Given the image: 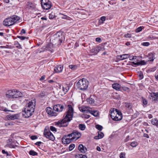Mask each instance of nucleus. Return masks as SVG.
Instances as JSON below:
<instances>
[{
    "label": "nucleus",
    "mask_w": 158,
    "mask_h": 158,
    "mask_svg": "<svg viewBox=\"0 0 158 158\" xmlns=\"http://www.w3.org/2000/svg\"><path fill=\"white\" fill-rule=\"evenodd\" d=\"M0 110H3L5 112L10 111V110H8L6 108H4V107L1 106H0Z\"/></svg>",
    "instance_id": "obj_43"
},
{
    "label": "nucleus",
    "mask_w": 158,
    "mask_h": 158,
    "mask_svg": "<svg viewBox=\"0 0 158 158\" xmlns=\"http://www.w3.org/2000/svg\"><path fill=\"white\" fill-rule=\"evenodd\" d=\"M118 58L121 60H123L129 58V55L128 54H125L118 56Z\"/></svg>",
    "instance_id": "obj_21"
},
{
    "label": "nucleus",
    "mask_w": 158,
    "mask_h": 158,
    "mask_svg": "<svg viewBox=\"0 0 158 158\" xmlns=\"http://www.w3.org/2000/svg\"><path fill=\"white\" fill-rule=\"evenodd\" d=\"M89 113L92 114L95 117H97L98 115V112L97 111L90 110Z\"/></svg>",
    "instance_id": "obj_27"
},
{
    "label": "nucleus",
    "mask_w": 158,
    "mask_h": 158,
    "mask_svg": "<svg viewBox=\"0 0 158 158\" xmlns=\"http://www.w3.org/2000/svg\"><path fill=\"white\" fill-rule=\"evenodd\" d=\"M63 37V36L60 32H57L54 36L52 41L55 44L60 45L62 41Z\"/></svg>",
    "instance_id": "obj_7"
},
{
    "label": "nucleus",
    "mask_w": 158,
    "mask_h": 158,
    "mask_svg": "<svg viewBox=\"0 0 158 158\" xmlns=\"http://www.w3.org/2000/svg\"><path fill=\"white\" fill-rule=\"evenodd\" d=\"M96 128L98 130L101 131L103 128L102 127L99 125H97L95 126Z\"/></svg>",
    "instance_id": "obj_34"
},
{
    "label": "nucleus",
    "mask_w": 158,
    "mask_h": 158,
    "mask_svg": "<svg viewBox=\"0 0 158 158\" xmlns=\"http://www.w3.org/2000/svg\"><path fill=\"white\" fill-rule=\"evenodd\" d=\"M79 108L80 110L83 113H89L90 111V110L88 109V107L85 106H82L79 107Z\"/></svg>",
    "instance_id": "obj_15"
},
{
    "label": "nucleus",
    "mask_w": 158,
    "mask_h": 158,
    "mask_svg": "<svg viewBox=\"0 0 158 158\" xmlns=\"http://www.w3.org/2000/svg\"><path fill=\"white\" fill-rule=\"evenodd\" d=\"M45 78V76L43 75L40 78V80L41 81H42L43 80H44Z\"/></svg>",
    "instance_id": "obj_57"
},
{
    "label": "nucleus",
    "mask_w": 158,
    "mask_h": 158,
    "mask_svg": "<svg viewBox=\"0 0 158 158\" xmlns=\"http://www.w3.org/2000/svg\"><path fill=\"white\" fill-rule=\"evenodd\" d=\"M90 117V116L89 115L85 114V118H89Z\"/></svg>",
    "instance_id": "obj_61"
},
{
    "label": "nucleus",
    "mask_w": 158,
    "mask_h": 158,
    "mask_svg": "<svg viewBox=\"0 0 158 158\" xmlns=\"http://www.w3.org/2000/svg\"><path fill=\"white\" fill-rule=\"evenodd\" d=\"M112 87L117 90H120V88H121V85L117 83L113 84L112 85Z\"/></svg>",
    "instance_id": "obj_20"
},
{
    "label": "nucleus",
    "mask_w": 158,
    "mask_h": 158,
    "mask_svg": "<svg viewBox=\"0 0 158 158\" xmlns=\"http://www.w3.org/2000/svg\"><path fill=\"white\" fill-rule=\"evenodd\" d=\"M143 136L144 137H146V138H149V136L147 134H146V133H144L143 134Z\"/></svg>",
    "instance_id": "obj_56"
},
{
    "label": "nucleus",
    "mask_w": 158,
    "mask_h": 158,
    "mask_svg": "<svg viewBox=\"0 0 158 158\" xmlns=\"http://www.w3.org/2000/svg\"><path fill=\"white\" fill-rule=\"evenodd\" d=\"M17 143L16 141L13 140L11 139H9L7 141V144L6 147H8L11 148H14L17 146L16 143Z\"/></svg>",
    "instance_id": "obj_10"
},
{
    "label": "nucleus",
    "mask_w": 158,
    "mask_h": 158,
    "mask_svg": "<svg viewBox=\"0 0 158 158\" xmlns=\"http://www.w3.org/2000/svg\"><path fill=\"white\" fill-rule=\"evenodd\" d=\"M50 129L52 131H56V128L54 127L51 126L50 128Z\"/></svg>",
    "instance_id": "obj_45"
},
{
    "label": "nucleus",
    "mask_w": 158,
    "mask_h": 158,
    "mask_svg": "<svg viewBox=\"0 0 158 158\" xmlns=\"http://www.w3.org/2000/svg\"><path fill=\"white\" fill-rule=\"evenodd\" d=\"M139 65H145L146 64V62L144 60H141L139 62Z\"/></svg>",
    "instance_id": "obj_46"
},
{
    "label": "nucleus",
    "mask_w": 158,
    "mask_h": 158,
    "mask_svg": "<svg viewBox=\"0 0 158 158\" xmlns=\"http://www.w3.org/2000/svg\"><path fill=\"white\" fill-rule=\"evenodd\" d=\"M69 67L73 70H75L77 69L78 66L76 65H70Z\"/></svg>",
    "instance_id": "obj_28"
},
{
    "label": "nucleus",
    "mask_w": 158,
    "mask_h": 158,
    "mask_svg": "<svg viewBox=\"0 0 158 158\" xmlns=\"http://www.w3.org/2000/svg\"><path fill=\"white\" fill-rule=\"evenodd\" d=\"M21 33L22 34H25L26 33V31L24 29H23L21 30Z\"/></svg>",
    "instance_id": "obj_60"
},
{
    "label": "nucleus",
    "mask_w": 158,
    "mask_h": 158,
    "mask_svg": "<svg viewBox=\"0 0 158 158\" xmlns=\"http://www.w3.org/2000/svg\"><path fill=\"white\" fill-rule=\"evenodd\" d=\"M155 77L156 79L158 81V75H155Z\"/></svg>",
    "instance_id": "obj_64"
},
{
    "label": "nucleus",
    "mask_w": 158,
    "mask_h": 158,
    "mask_svg": "<svg viewBox=\"0 0 158 158\" xmlns=\"http://www.w3.org/2000/svg\"><path fill=\"white\" fill-rule=\"evenodd\" d=\"M114 109L110 110V116L111 118L114 121H119L122 118V116H118L117 114L115 115H113V114H114Z\"/></svg>",
    "instance_id": "obj_11"
},
{
    "label": "nucleus",
    "mask_w": 158,
    "mask_h": 158,
    "mask_svg": "<svg viewBox=\"0 0 158 158\" xmlns=\"http://www.w3.org/2000/svg\"><path fill=\"white\" fill-rule=\"evenodd\" d=\"M63 66L62 65H59L55 67L54 71L55 72L59 73L62 71Z\"/></svg>",
    "instance_id": "obj_16"
},
{
    "label": "nucleus",
    "mask_w": 158,
    "mask_h": 158,
    "mask_svg": "<svg viewBox=\"0 0 158 158\" xmlns=\"http://www.w3.org/2000/svg\"><path fill=\"white\" fill-rule=\"evenodd\" d=\"M123 89L125 91H129L130 89L129 88L125 87V86H123L122 87Z\"/></svg>",
    "instance_id": "obj_41"
},
{
    "label": "nucleus",
    "mask_w": 158,
    "mask_h": 158,
    "mask_svg": "<svg viewBox=\"0 0 158 158\" xmlns=\"http://www.w3.org/2000/svg\"><path fill=\"white\" fill-rule=\"evenodd\" d=\"M151 123L154 125L158 127V121L156 118H153L151 120Z\"/></svg>",
    "instance_id": "obj_26"
},
{
    "label": "nucleus",
    "mask_w": 158,
    "mask_h": 158,
    "mask_svg": "<svg viewBox=\"0 0 158 158\" xmlns=\"http://www.w3.org/2000/svg\"><path fill=\"white\" fill-rule=\"evenodd\" d=\"M132 64H134V65H139V62H132Z\"/></svg>",
    "instance_id": "obj_59"
},
{
    "label": "nucleus",
    "mask_w": 158,
    "mask_h": 158,
    "mask_svg": "<svg viewBox=\"0 0 158 158\" xmlns=\"http://www.w3.org/2000/svg\"><path fill=\"white\" fill-rule=\"evenodd\" d=\"M81 134L78 131H74L71 134L64 135L62 139V142L64 144H67L71 143L73 140H76L81 136Z\"/></svg>",
    "instance_id": "obj_3"
},
{
    "label": "nucleus",
    "mask_w": 158,
    "mask_h": 158,
    "mask_svg": "<svg viewBox=\"0 0 158 158\" xmlns=\"http://www.w3.org/2000/svg\"><path fill=\"white\" fill-rule=\"evenodd\" d=\"M79 150L83 153H85L87 151V148L82 144H80L78 147Z\"/></svg>",
    "instance_id": "obj_17"
},
{
    "label": "nucleus",
    "mask_w": 158,
    "mask_h": 158,
    "mask_svg": "<svg viewBox=\"0 0 158 158\" xmlns=\"http://www.w3.org/2000/svg\"><path fill=\"white\" fill-rule=\"evenodd\" d=\"M97 150L98 151H101V148H100L99 146H97V147L96 148Z\"/></svg>",
    "instance_id": "obj_62"
},
{
    "label": "nucleus",
    "mask_w": 158,
    "mask_h": 158,
    "mask_svg": "<svg viewBox=\"0 0 158 158\" xmlns=\"http://www.w3.org/2000/svg\"><path fill=\"white\" fill-rule=\"evenodd\" d=\"M17 37L18 38L20 39H21L22 40H24V39H28V37H25L24 36H19V35H18L17 36Z\"/></svg>",
    "instance_id": "obj_39"
},
{
    "label": "nucleus",
    "mask_w": 158,
    "mask_h": 158,
    "mask_svg": "<svg viewBox=\"0 0 158 158\" xmlns=\"http://www.w3.org/2000/svg\"><path fill=\"white\" fill-rule=\"evenodd\" d=\"M68 107V110L66 113L64 118L62 120L59 121L56 124L60 127H67L69 124V122L72 119L73 109L70 105H69Z\"/></svg>",
    "instance_id": "obj_1"
},
{
    "label": "nucleus",
    "mask_w": 158,
    "mask_h": 158,
    "mask_svg": "<svg viewBox=\"0 0 158 158\" xmlns=\"http://www.w3.org/2000/svg\"><path fill=\"white\" fill-rule=\"evenodd\" d=\"M95 97L94 96H90L89 98L87 100V102L89 104H92L94 102Z\"/></svg>",
    "instance_id": "obj_22"
},
{
    "label": "nucleus",
    "mask_w": 158,
    "mask_h": 158,
    "mask_svg": "<svg viewBox=\"0 0 158 158\" xmlns=\"http://www.w3.org/2000/svg\"><path fill=\"white\" fill-rule=\"evenodd\" d=\"M142 45L144 46H148L150 45V43L148 42H145L142 43Z\"/></svg>",
    "instance_id": "obj_42"
},
{
    "label": "nucleus",
    "mask_w": 158,
    "mask_h": 158,
    "mask_svg": "<svg viewBox=\"0 0 158 158\" xmlns=\"http://www.w3.org/2000/svg\"><path fill=\"white\" fill-rule=\"evenodd\" d=\"M64 109V106L61 104L55 105L53 106L54 110L57 112H61Z\"/></svg>",
    "instance_id": "obj_12"
},
{
    "label": "nucleus",
    "mask_w": 158,
    "mask_h": 158,
    "mask_svg": "<svg viewBox=\"0 0 158 158\" xmlns=\"http://www.w3.org/2000/svg\"><path fill=\"white\" fill-rule=\"evenodd\" d=\"M130 60H135V59H136L135 58L136 57V56H129Z\"/></svg>",
    "instance_id": "obj_52"
},
{
    "label": "nucleus",
    "mask_w": 158,
    "mask_h": 158,
    "mask_svg": "<svg viewBox=\"0 0 158 158\" xmlns=\"http://www.w3.org/2000/svg\"><path fill=\"white\" fill-rule=\"evenodd\" d=\"M142 27H140L136 29L135 32H139L142 30Z\"/></svg>",
    "instance_id": "obj_37"
},
{
    "label": "nucleus",
    "mask_w": 158,
    "mask_h": 158,
    "mask_svg": "<svg viewBox=\"0 0 158 158\" xmlns=\"http://www.w3.org/2000/svg\"><path fill=\"white\" fill-rule=\"evenodd\" d=\"M46 111L49 115L51 116H56L57 115V113L54 111L53 108L52 109L50 107H47Z\"/></svg>",
    "instance_id": "obj_13"
},
{
    "label": "nucleus",
    "mask_w": 158,
    "mask_h": 158,
    "mask_svg": "<svg viewBox=\"0 0 158 158\" xmlns=\"http://www.w3.org/2000/svg\"><path fill=\"white\" fill-rule=\"evenodd\" d=\"M19 19V17L16 15H13L5 19L3 22V24L5 26H10L13 25Z\"/></svg>",
    "instance_id": "obj_5"
},
{
    "label": "nucleus",
    "mask_w": 158,
    "mask_h": 158,
    "mask_svg": "<svg viewBox=\"0 0 158 158\" xmlns=\"http://www.w3.org/2000/svg\"><path fill=\"white\" fill-rule=\"evenodd\" d=\"M53 45L51 43L48 44L46 47V50L52 52L53 51Z\"/></svg>",
    "instance_id": "obj_23"
},
{
    "label": "nucleus",
    "mask_w": 158,
    "mask_h": 158,
    "mask_svg": "<svg viewBox=\"0 0 158 158\" xmlns=\"http://www.w3.org/2000/svg\"><path fill=\"white\" fill-rule=\"evenodd\" d=\"M29 154L30 155L33 156H36L38 154L36 152L33 150L30 151L29 152Z\"/></svg>",
    "instance_id": "obj_31"
},
{
    "label": "nucleus",
    "mask_w": 158,
    "mask_h": 158,
    "mask_svg": "<svg viewBox=\"0 0 158 158\" xmlns=\"http://www.w3.org/2000/svg\"><path fill=\"white\" fill-rule=\"evenodd\" d=\"M30 138L32 140H33L36 139L37 138V137L36 136L32 135L31 137Z\"/></svg>",
    "instance_id": "obj_50"
},
{
    "label": "nucleus",
    "mask_w": 158,
    "mask_h": 158,
    "mask_svg": "<svg viewBox=\"0 0 158 158\" xmlns=\"http://www.w3.org/2000/svg\"><path fill=\"white\" fill-rule=\"evenodd\" d=\"M75 158H87V157L85 155L79 154L76 156Z\"/></svg>",
    "instance_id": "obj_29"
},
{
    "label": "nucleus",
    "mask_w": 158,
    "mask_h": 158,
    "mask_svg": "<svg viewBox=\"0 0 158 158\" xmlns=\"http://www.w3.org/2000/svg\"><path fill=\"white\" fill-rule=\"evenodd\" d=\"M116 110V114L118 116H122V113L121 112L119 111H118L117 110V109H115Z\"/></svg>",
    "instance_id": "obj_44"
},
{
    "label": "nucleus",
    "mask_w": 158,
    "mask_h": 158,
    "mask_svg": "<svg viewBox=\"0 0 158 158\" xmlns=\"http://www.w3.org/2000/svg\"><path fill=\"white\" fill-rule=\"evenodd\" d=\"M143 103V105H146L148 104V102L147 100L145 98H142Z\"/></svg>",
    "instance_id": "obj_36"
},
{
    "label": "nucleus",
    "mask_w": 158,
    "mask_h": 158,
    "mask_svg": "<svg viewBox=\"0 0 158 158\" xmlns=\"http://www.w3.org/2000/svg\"><path fill=\"white\" fill-rule=\"evenodd\" d=\"M41 4L43 9L48 10L52 6L51 2L49 0H41Z\"/></svg>",
    "instance_id": "obj_8"
},
{
    "label": "nucleus",
    "mask_w": 158,
    "mask_h": 158,
    "mask_svg": "<svg viewBox=\"0 0 158 158\" xmlns=\"http://www.w3.org/2000/svg\"><path fill=\"white\" fill-rule=\"evenodd\" d=\"M54 18V16L52 15L49 14V18L50 19H53Z\"/></svg>",
    "instance_id": "obj_58"
},
{
    "label": "nucleus",
    "mask_w": 158,
    "mask_h": 158,
    "mask_svg": "<svg viewBox=\"0 0 158 158\" xmlns=\"http://www.w3.org/2000/svg\"><path fill=\"white\" fill-rule=\"evenodd\" d=\"M151 97L152 99L155 101H158V93H152L151 94Z\"/></svg>",
    "instance_id": "obj_19"
},
{
    "label": "nucleus",
    "mask_w": 158,
    "mask_h": 158,
    "mask_svg": "<svg viewBox=\"0 0 158 158\" xmlns=\"http://www.w3.org/2000/svg\"><path fill=\"white\" fill-rule=\"evenodd\" d=\"M18 118V115L17 114H9L7 116V118L9 120H14L17 119Z\"/></svg>",
    "instance_id": "obj_18"
},
{
    "label": "nucleus",
    "mask_w": 158,
    "mask_h": 158,
    "mask_svg": "<svg viewBox=\"0 0 158 158\" xmlns=\"http://www.w3.org/2000/svg\"><path fill=\"white\" fill-rule=\"evenodd\" d=\"M10 125V123H5V125L6 126Z\"/></svg>",
    "instance_id": "obj_63"
},
{
    "label": "nucleus",
    "mask_w": 158,
    "mask_h": 158,
    "mask_svg": "<svg viewBox=\"0 0 158 158\" xmlns=\"http://www.w3.org/2000/svg\"><path fill=\"white\" fill-rule=\"evenodd\" d=\"M124 37L126 38H130L131 37V35L129 33H127L124 35Z\"/></svg>",
    "instance_id": "obj_48"
},
{
    "label": "nucleus",
    "mask_w": 158,
    "mask_h": 158,
    "mask_svg": "<svg viewBox=\"0 0 158 158\" xmlns=\"http://www.w3.org/2000/svg\"><path fill=\"white\" fill-rule=\"evenodd\" d=\"M60 89H61V92L64 94H65L69 91V87L68 85L64 84L60 86Z\"/></svg>",
    "instance_id": "obj_14"
},
{
    "label": "nucleus",
    "mask_w": 158,
    "mask_h": 158,
    "mask_svg": "<svg viewBox=\"0 0 158 158\" xmlns=\"http://www.w3.org/2000/svg\"><path fill=\"white\" fill-rule=\"evenodd\" d=\"M130 145L133 147H135L138 145V143L136 141H133L131 143Z\"/></svg>",
    "instance_id": "obj_32"
},
{
    "label": "nucleus",
    "mask_w": 158,
    "mask_h": 158,
    "mask_svg": "<svg viewBox=\"0 0 158 158\" xmlns=\"http://www.w3.org/2000/svg\"><path fill=\"white\" fill-rule=\"evenodd\" d=\"M35 103L36 102L35 99H33L32 100H31L27 104L22 113L24 117H29L33 114L35 108Z\"/></svg>",
    "instance_id": "obj_2"
},
{
    "label": "nucleus",
    "mask_w": 158,
    "mask_h": 158,
    "mask_svg": "<svg viewBox=\"0 0 158 158\" xmlns=\"http://www.w3.org/2000/svg\"><path fill=\"white\" fill-rule=\"evenodd\" d=\"M95 40L96 41L98 42L99 43H101L102 41V40L99 37H97L96 38Z\"/></svg>",
    "instance_id": "obj_47"
},
{
    "label": "nucleus",
    "mask_w": 158,
    "mask_h": 158,
    "mask_svg": "<svg viewBox=\"0 0 158 158\" xmlns=\"http://www.w3.org/2000/svg\"><path fill=\"white\" fill-rule=\"evenodd\" d=\"M85 124H80L79 125V129L82 131H84L85 128Z\"/></svg>",
    "instance_id": "obj_30"
},
{
    "label": "nucleus",
    "mask_w": 158,
    "mask_h": 158,
    "mask_svg": "<svg viewBox=\"0 0 158 158\" xmlns=\"http://www.w3.org/2000/svg\"><path fill=\"white\" fill-rule=\"evenodd\" d=\"M90 52L91 53L97 54L99 52V49L97 47H95L92 48L90 50Z\"/></svg>",
    "instance_id": "obj_24"
},
{
    "label": "nucleus",
    "mask_w": 158,
    "mask_h": 158,
    "mask_svg": "<svg viewBox=\"0 0 158 158\" xmlns=\"http://www.w3.org/2000/svg\"><path fill=\"white\" fill-rule=\"evenodd\" d=\"M89 82L85 79L82 78L78 81L77 83V86L79 90H85L88 86Z\"/></svg>",
    "instance_id": "obj_6"
},
{
    "label": "nucleus",
    "mask_w": 158,
    "mask_h": 158,
    "mask_svg": "<svg viewBox=\"0 0 158 158\" xmlns=\"http://www.w3.org/2000/svg\"><path fill=\"white\" fill-rule=\"evenodd\" d=\"M125 106L129 109H130L131 108V104L130 103H125Z\"/></svg>",
    "instance_id": "obj_40"
},
{
    "label": "nucleus",
    "mask_w": 158,
    "mask_h": 158,
    "mask_svg": "<svg viewBox=\"0 0 158 158\" xmlns=\"http://www.w3.org/2000/svg\"><path fill=\"white\" fill-rule=\"evenodd\" d=\"M125 152H121L120 154V158H125Z\"/></svg>",
    "instance_id": "obj_35"
},
{
    "label": "nucleus",
    "mask_w": 158,
    "mask_h": 158,
    "mask_svg": "<svg viewBox=\"0 0 158 158\" xmlns=\"http://www.w3.org/2000/svg\"><path fill=\"white\" fill-rule=\"evenodd\" d=\"M45 92L44 91H41L39 94V96L41 97H43L45 96Z\"/></svg>",
    "instance_id": "obj_38"
},
{
    "label": "nucleus",
    "mask_w": 158,
    "mask_h": 158,
    "mask_svg": "<svg viewBox=\"0 0 158 158\" xmlns=\"http://www.w3.org/2000/svg\"><path fill=\"white\" fill-rule=\"evenodd\" d=\"M104 134L102 132H100V133H98V135L94 137L95 139H101L104 136Z\"/></svg>",
    "instance_id": "obj_25"
},
{
    "label": "nucleus",
    "mask_w": 158,
    "mask_h": 158,
    "mask_svg": "<svg viewBox=\"0 0 158 158\" xmlns=\"http://www.w3.org/2000/svg\"><path fill=\"white\" fill-rule=\"evenodd\" d=\"M44 135L47 139L52 140H54L55 138L53 135L49 130L45 129L44 132Z\"/></svg>",
    "instance_id": "obj_9"
},
{
    "label": "nucleus",
    "mask_w": 158,
    "mask_h": 158,
    "mask_svg": "<svg viewBox=\"0 0 158 158\" xmlns=\"http://www.w3.org/2000/svg\"><path fill=\"white\" fill-rule=\"evenodd\" d=\"M2 152L3 154H6L7 156L9 154H8V152H7L5 151L4 150H2Z\"/></svg>",
    "instance_id": "obj_53"
},
{
    "label": "nucleus",
    "mask_w": 158,
    "mask_h": 158,
    "mask_svg": "<svg viewBox=\"0 0 158 158\" xmlns=\"http://www.w3.org/2000/svg\"><path fill=\"white\" fill-rule=\"evenodd\" d=\"M75 147V145L74 144H71L69 147V151L72 150Z\"/></svg>",
    "instance_id": "obj_33"
},
{
    "label": "nucleus",
    "mask_w": 158,
    "mask_h": 158,
    "mask_svg": "<svg viewBox=\"0 0 158 158\" xmlns=\"http://www.w3.org/2000/svg\"><path fill=\"white\" fill-rule=\"evenodd\" d=\"M101 20L102 21V23H103V22L105 21L106 20V17L105 16H102L101 18Z\"/></svg>",
    "instance_id": "obj_51"
},
{
    "label": "nucleus",
    "mask_w": 158,
    "mask_h": 158,
    "mask_svg": "<svg viewBox=\"0 0 158 158\" xmlns=\"http://www.w3.org/2000/svg\"><path fill=\"white\" fill-rule=\"evenodd\" d=\"M97 47V48H98V49H99V52L101 50L103 51L104 50V48L103 46H102V47L99 46V47Z\"/></svg>",
    "instance_id": "obj_49"
},
{
    "label": "nucleus",
    "mask_w": 158,
    "mask_h": 158,
    "mask_svg": "<svg viewBox=\"0 0 158 158\" xmlns=\"http://www.w3.org/2000/svg\"><path fill=\"white\" fill-rule=\"evenodd\" d=\"M42 142L40 141L37 142H36L35 144L36 145H38V146H40V145L42 144Z\"/></svg>",
    "instance_id": "obj_55"
},
{
    "label": "nucleus",
    "mask_w": 158,
    "mask_h": 158,
    "mask_svg": "<svg viewBox=\"0 0 158 158\" xmlns=\"http://www.w3.org/2000/svg\"><path fill=\"white\" fill-rule=\"evenodd\" d=\"M149 59L150 61H153L154 60V56L152 55L151 57H149Z\"/></svg>",
    "instance_id": "obj_54"
},
{
    "label": "nucleus",
    "mask_w": 158,
    "mask_h": 158,
    "mask_svg": "<svg viewBox=\"0 0 158 158\" xmlns=\"http://www.w3.org/2000/svg\"><path fill=\"white\" fill-rule=\"evenodd\" d=\"M6 96L9 98H14L22 97V93L16 89L10 90L8 91L6 94Z\"/></svg>",
    "instance_id": "obj_4"
}]
</instances>
